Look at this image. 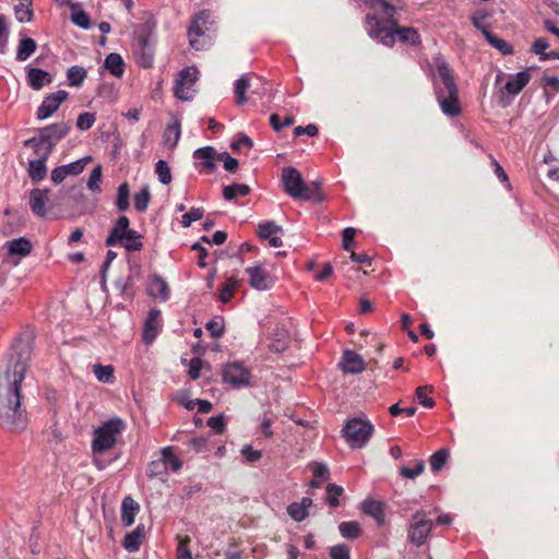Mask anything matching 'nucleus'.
<instances>
[{"label": "nucleus", "instance_id": "obj_1", "mask_svg": "<svg viewBox=\"0 0 559 559\" xmlns=\"http://www.w3.org/2000/svg\"><path fill=\"white\" fill-rule=\"evenodd\" d=\"M31 359L26 344L13 347L4 373L0 377V423L12 433L22 432L28 424L26 412L21 406V385Z\"/></svg>", "mask_w": 559, "mask_h": 559}, {"label": "nucleus", "instance_id": "obj_2", "mask_svg": "<svg viewBox=\"0 0 559 559\" xmlns=\"http://www.w3.org/2000/svg\"><path fill=\"white\" fill-rule=\"evenodd\" d=\"M370 10L365 19L368 35L378 39L381 44L392 47L395 37L404 44L417 46L420 36L413 27L399 26L394 17L397 10L403 9V0H361Z\"/></svg>", "mask_w": 559, "mask_h": 559}, {"label": "nucleus", "instance_id": "obj_3", "mask_svg": "<svg viewBox=\"0 0 559 559\" xmlns=\"http://www.w3.org/2000/svg\"><path fill=\"white\" fill-rule=\"evenodd\" d=\"M435 66L444 86L442 90L437 91L440 108L444 115L456 117L461 114V106L459 104V90L452 71L441 57L435 59Z\"/></svg>", "mask_w": 559, "mask_h": 559}, {"label": "nucleus", "instance_id": "obj_4", "mask_svg": "<svg viewBox=\"0 0 559 559\" xmlns=\"http://www.w3.org/2000/svg\"><path fill=\"white\" fill-rule=\"evenodd\" d=\"M282 182L285 192L294 199L323 201V195L319 191V183L314 181L306 185L301 174L295 167L283 168Z\"/></svg>", "mask_w": 559, "mask_h": 559}, {"label": "nucleus", "instance_id": "obj_5", "mask_svg": "<svg viewBox=\"0 0 559 559\" xmlns=\"http://www.w3.org/2000/svg\"><path fill=\"white\" fill-rule=\"evenodd\" d=\"M130 222L127 216H120L106 239V245L112 247L122 246L127 251H139L142 249L141 235L129 228Z\"/></svg>", "mask_w": 559, "mask_h": 559}, {"label": "nucleus", "instance_id": "obj_6", "mask_svg": "<svg viewBox=\"0 0 559 559\" xmlns=\"http://www.w3.org/2000/svg\"><path fill=\"white\" fill-rule=\"evenodd\" d=\"M124 428V423L118 418H111L94 430L92 450L94 453H102L111 449L118 436Z\"/></svg>", "mask_w": 559, "mask_h": 559}, {"label": "nucleus", "instance_id": "obj_7", "mask_svg": "<svg viewBox=\"0 0 559 559\" xmlns=\"http://www.w3.org/2000/svg\"><path fill=\"white\" fill-rule=\"evenodd\" d=\"M373 427L370 421L352 418L344 426L342 432L350 448H362L371 437Z\"/></svg>", "mask_w": 559, "mask_h": 559}, {"label": "nucleus", "instance_id": "obj_8", "mask_svg": "<svg viewBox=\"0 0 559 559\" xmlns=\"http://www.w3.org/2000/svg\"><path fill=\"white\" fill-rule=\"evenodd\" d=\"M70 122H59L45 128H41L38 135L25 141V145L36 142L44 145L45 155H50L55 144L63 139L70 131Z\"/></svg>", "mask_w": 559, "mask_h": 559}, {"label": "nucleus", "instance_id": "obj_9", "mask_svg": "<svg viewBox=\"0 0 559 559\" xmlns=\"http://www.w3.org/2000/svg\"><path fill=\"white\" fill-rule=\"evenodd\" d=\"M199 71L195 67H187L182 69L175 82V96L181 100H191L195 95L193 88L198 81Z\"/></svg>", "mask_w": 559, "mask_h": 559}, {"label": "nucleus", "instance_id": "obj_10", "mask_svg": "<svg viewBox=\"0 0 559 559\" xmlns=\"http://www.w3.org/2000/svg\"><path fill=\"white\" fill-rule=\"evenodd\" d=\"M432 528V522L427 519L426 513L416 512L412 516V522L408 530V539L417 547L424 545Z\"/></svg>", "mask_w": 559, "mask_h": 559}, {"label": "nucleus", "instance_id": "obj_11", "mask_svg": "<svg viewBox=\"0 0 559 559\" xmlns=\"http://www.w3.org/2000/svg\"><path fill=\"white\" fill-rule=\"evenodd\" d=\"M222 377L224 382L239 388L249 385L251 373L240 362H230L224 366Z\"/></svg>", "mask_w": 559, "mask_h": 559}, {"label": "nucleus", "instance_id": "obj_12", "mask_svg": "<svg viewBox=\"0 0 559 559\" xmlns=\"http://www.w3.org/2000/svg\"><path fill=\"white\" fill-rule=\"evenodd\" d=\"M68 92L63 90L47 95L37 109V118L40 120L49 118L59 109L60 105L68 98Z\"/></svg>", "mask_w": 559, "mask_h": 559}, {"label": "nucleus", "instance_id": "obj_13", "mask_svg": "<svg viewBox=\"0 0 559 559\" xmlns=\"http://www.w3.org/2000/svg\"><path fill=\"white\" fill-rule=\"evenodd\" d=\"M246 273L249 275L250 286L254 289L266 290L274 284L273 278L261 265L247 267Z\"/></svg>", "mask_w": 559, "mask_h": 559}, {"label": "nucleus", "instance_id": "obj_14", "mask_svg": "<svg viewBox=\"0 0 559 559\" xmlns=\"http://www.w3.org/2000/svg\"><path fill=\"white\" fill-rule=\"evenodd\" d=\"M5 247L8 249V258H19L12 262L15 266L20 263V259L27 257L33 250V245L26 237L10 240L5 243Z\"/></svg>", "mask_w": 559, "mask_h": 559}, {"label": "nucleus", "instance_id": "obj_15", "mask_svg": "<svg viewBox=\"0 0 559 559\" xmlns=\"http://www.w3.org/2000/svg\"><path fill=\"white\" fill-rule=\"evenodd\" d=\"M135 58L142 68H150L154 60V50L148 35H139Z\"/></svg>", "mask_w": 559, "mask_h": 559}, {"label": "nucleus", "instance_id": "obj_16", "mask_svg": "<svg viewBox=\"0 0 559 559\" xmlns=\"http://www.w3.org/2000/svg\"><path fill=\"white\" fill-rule=\"evenodd\" d=\"M49 192L50 191L48 189H33L29 192L31 210L38 217H45L47 214Z\"/></svg>", "mask_w": 559, "mask_h": 559}, {"label": "nucleus", "instance_id": "obj_17", "mask_svg": "<svg viewBox=\"0 0 559 559\" xmlns=\"http://www.w3.org/2000/svg\"><path fill=\"white\" fill-rule=\"evenodd\" d=\"M340 367L344 373L355 374L362 372L366 368V365L360 355L347 349L343 353Z\"/></svg>", "mask_w": 559, "mask_h": 559}, {"label": "nucleus", "instance_id": "obj_18", "mask_svg": "<svg viewBox=\"0 0 559 559\" xmlns=\"http://www.w3.org/2000/svg\"><path fill=\"white\" fill-rule=\"evenodd\" d=\"M27 82L33 90L39 91L44 86L49 85L52 82V78L50 73L45 70L38 68H28Z\"/></svg>", "mask_w": 559, "mask_h": 559}, {"label": "nucleus", "instance_id": "obj_19", "mask_svg": "<svg viewBox=\"0 0 559 559\" xmlns=\"http://www.w3.org/2000/svg\"><path fill=\"white\" fill-rule=\"evenodd\" d=\"M140 511L139 503L131 497H126L121 503V522L124 526H131Z\"/></svg>", "mask_w": 559, "mask_h": 559}, {"label": "nucleus", "instance_id": "obj_20", "mask_svg": "<svg viewBox=\"0 0 559 559\" xmlns=\"http://www.w3.org/2000/svg\"><path fill=\"white\" fill-rule=\"evenodd\" d=\"M530 80L531 74L528 71H521L508 80L504 88L510 95H518L527 85Z\"/></svg>", "mask_w": 559, "mask_h": 559}, {"label": "nucleus", "instance_id": "obj_21", "mask_svg": "<svg viewBox=\"0 0 559 559\" xmlns=\"http://www.w3.org/2000/svg\"><path fill=\"white\" fill-rule=\"evenodd\" d=\"M160 316V311L157 309H152L148 313L144 325L143 340L146 344H151L157 333H158V318Z\"/></svg>", "mask_w": 559, "mask_h": 559}, {"label": "nucleus", "instance_id": "obj_22", "mask_svg": "<svg viewBox=\"0 0 559 559\" xmlns=\"http://www.w3.org/2000/svg\"><path fill=\"white\" fill-rule=\"evenodd\" d=\"M147 292L152 297L160 298L164 301L169 297V287L167 283L158 275L151 277Z\"/></svg>", "mask_w": 559, "mask_h": 559}, {"label": "nucleus", "instance_id": "obj_23", "mask_svg": "<svg viewBox=\"0 0 559 559\" xmlns=\"http://www.w3.org/2000/svg\"><path fill=\"white\" fill-rule=\"evenodd\" d=\"M361 510L364 513L372 516L378 525H383L385 516H384V504L381 501L377 500H366L362 503Z\"/></svg>", "mask_w": 559, "mask_h": 559}, {"label": "nucleus", "instance_id": "obj_24", "mask_svg": "<svg viewBox=\"0 0 559 559\" xmlns=\"http://www.w3.org/2000/svg\"><path fill=\"white\" fill-rule=\"evenodd\" d=\"M48 156L49 155H45V152H44L39 158L29 162L27 171H28L29 178L33 181L38 182L46 177L47 168H46L45 163H46Z\"/></svg>", "mask_w": 559, "mask_h": 559}, {"label": "nucleus", "instance_id": "obj_25", "mask_svg": "<svg viewBox=\"0 0 559 559\" xmlns=\"http://www.w3.org/2000/svg\"><path fill=\"white\" fill-rule=\"evenodd\" d=\"M144 525H138L135 530L126 535L122 543L123 547L130 552L138 551L144 538Z\"/></svg>", "mask_w": 559, "mask_h": 559}, {"label": "nucleus", "instance_id": "obj_26", "mask_svg": "<svg viewBox=\"0 0 559 559\" xmlns=\"http://www.w3.org/2000/svg\"><path fill=\"white\" fill-rule=\"evenodd\" d=\"M210 14L205 11L200 12L193 20L191 26L189 27V40L191 46H195L197 37L203 35V25L207 22Z\"/></svg>", "mask_w": 559, "mask_h": 559}, {"label": "nucleus", "instance_id": "obj_27", "mask_svg": "<svg viewBox=\"0 0 559 559\" xmlns=\"http://www.w3.org/2000/svg\"><path fill=\"white\" fill-rule=\"evenodd\" d=\"M105 68L116 78H121L124 72V62L119 53H109L104 63Z\"/></svg>", "mask_w": 559, "mask_h": 559}, {"label": "nucleus", "instance_id": "obj_28", "mask_svg": "<svg viewBox=\"0 0 559 559\" xmlns=\"http://www.w3.org/2000/svg\"><path fill=\"white\" fill-rule=\"evenodd\" d=\"M193 157L197 160H201L202 162L201 165L204 168H206L209 170H214L215 169V163H214L215 150H214V147L205 146V147L198 148L193 153Z\"/></svg>", "mask_w": 559, "mask_h": 559}, {"label": "nucleus", "instance_id": "obj_29", "mask_svg": "<svg viewBox=\"0 0 559 559\" xmlns=\"http://www.w3.org/2000/svg\"><path fill=\"white\" fill-rule=\"evenodd\" d=\"M37 44L31 37H23L20 39L17 51H16V60L25 61L28 59L36 50Z\"/></svg>", "mask_w": 559, "mask_h": 559}, {"label": "nucleus", "instance_id": "obj_30", "mask_svg": "<svg viewBox=\"0 0 559 559\" xmlns=\"http://www.w3.org/2000/svg\"><path fill=\"white\" fill-rule=\"evenodd\" d=\"M71 21L81 28L87 29L91 26V20L87 13L81 10L80 3L70 4Z\"/></svg>", "mask_w": 559, "mask_h": 559}, {"label": "nucleus", "instance_id": "obj_31", "mask_svg": "<svg viewBox=\"0 0 559 559\" xmlns=\"http://www.w3.org/2000/svg\"><path fill=\"white\" fill-rule=\"evenodd\" d=\"M257 234L259 238L269 240L274 235L283 234V228L274 222H263L258 225Z\"/></svg>", "mask_w": 559, "mask_h": 559}, {"label": "nucleus", "instance_id": "obj_32", "mask_svg": "<svg viewBox=\"0 0 559 559\" xmlns=\"http://www.w3.org/2000/svg\"><path fill=\"white\" fill-rule=\"evenodd\" d=\"M250 188L248 185L243 183H234L230 186H226L223 189V197L225 200L230 201L235 199L237 195L245 197L249 194Z\"/></svg>", "mask_w": 559, "mask_h": 559}, {"label": "nucleus", "instance_id": "obj_33", "mask_svg": "<svg viewBox=\"0 0 559 559\" xmlns=\"http://www.w3.org/2000/svg\"><path fill=\"white\" fill-rule=\"evenodd\" d=\"M338 530L344 538L355 539L358 538L361 534L360 525L356 521L342 522L338 525Z\"/></svg>", "mask_w": 559, "mask_h": 559}, {"label": "nucleus", "instance_id": "obj_34", "mask_svg": "<svg viewBox=\"0 0 559 559\" xmlns=\"http://www.w3.org/2000/svg\"><path fill=\"white\" fill-rule=\"evenodd\" d=\"M485 38L492 47H495L497 50H499L503 55H512L513 53L512 46L508 41L499 38L495 34H492L491 32H485Z\"/></svg>", "mask_w": 559, "mask_h": 559}, {"label": "nucleus", "instance_id": "obj_35", "mask_svg": "<svg viewBox=\"0 0 559 559\" xmlns=\"http://www.w3.org/2000/svg\"><path fill=\"white\" fill-rule=\"evenodd\" d=\"M166 466V468L169 466L171 471L177 472L181 468L182 463L179 460V457L174 453L173 449L170 447L164 448L162 450V460Z\"/></svg>", "mask_w": 559, "mask_h": 559}, {"label": "nucleus", "instance_id": "obj_36", "mask_svg": "<svg viewBox=\"0 0 559 559\" xmlns=\"http://www.w3.org/2000/svg\"><path fill=\"white\" fill-rule=\"evenodd\" d=\"M93 372L97 380L103 383L114 382V367L110 365L104 366L100 364H96L93 366Z\"/></svg>", "mask_w": 559, "mask_h": 559}, {"label": "nucleus", "instance_id": "obj_37", "mask_svg": "<svg viewBox=\"0 0 559 559\" xmlns=\"http://www.w3.org/2000/svg\"><path fill=\"white\" fill-rule=\"evenodd\" d=\"M86 70L79 66L71 67L67 72L69 85L81 86L86 78Z\"/></svg>", "mask_w": 559, "mask_h": 559}, {"label": "nucleus", "instance_id": "obj_38", "mask_svg": "<svg viewBox=\"0 0 559 559\" xmlns=\"http://www.w3.org/2000/svg\"><path fill=\"white\" fill-rule=\"evenodd\" d=\"M181 130L178 121L169 124L164 132V140L167 145L175 147L180 139Z\"/></svg>", "mask_w": 559, "mask_h": 559}, {"label": "nucleus", "instance_id": "obj_39", "mask_svg": "<svg viewBox=\"0 0 559 559\" xmlns=\"http://www.w3.org/2000/svg\"><path fill=\"white\" fill-rule=\"evenodd\" d=\"M129 197H130V190L129 185L127 182L119 186L117 191V200L116 205L119 209V211H127L130 206L129 203Z\"/></svg>", "mask_w": 559, "mask_h": 559}, {"label": "nucleus", "instance_id": "obj_40", "mask_svg": "<svg viewBox=\"0 0 559 559\" xmlns=\"http://www.w3.org/2000/svg\"><path fill=\"white\" fill-rule=\"evenodd\" d=\"M150 200H151L150 189L147 186H145L134 195V207L139 212H144L148 207Z\"/></svg>", "mask_w": 559, "mask_h": 559}, {"label": "nucleus", "instance_id": "obj_41", "mask_svg": "<svg viewBox=\"0 0 559 559\" xmlns=\"http://www.w3.org/2000/svg\"><path fill=\"white\" fill-rule=\"evenodd\" d=\"M450 456V452L447 449H441L437 452H435L430 456V466L433 472H440L443 465L447 463L448 459Z\"/></svg>", "mask_w": 559, "mask_h": 559}, {"label": "nucleus", "instance_id": "obj_42", "mask_svg": "<svg viewBox=\"0 0 559 559\" xmlns=\"http://www.w3.org/2000/svg\"><path fill=\"white\" fill-rule=\"evenodd\" d=\"M250 87L249 78L241 76L236 82L235 93H236V102L238 105H242L247 102L246 92Z\"/></svg>", "mask_w": 559, "mask_h": 559}, {"label": "nucleus", "instance_id": "obj_43", "mask_svg": "<svg viewBox=\"0 0 559 559\" xmlns=\"http://www.w3.org/2000/svg\"><path fill=\"white\" fill-rule=\"evenodd\" d=\"M177 539V559H192L191 550L188 547L191 538L189 536H178Z\"/></svg>", "mask_w": 559, "mask_h": 559}, {"label": "nucleus", "instance_id": "obj_44", "mask_svg": "<svg viewBox=\"0 0 559 559\" xmlns=\"http://www.w3.org/2000/svg\"><path fill=\"white\" fill-rule=\"evenodd\" d=\"M155 171L158 176V179L162 183L168 185L171 182V173L168 164L165 160H158L156 163Z\"/></svg>", "mask_w": 559, "mask_h": 559}, {"label": "nucleus", "instance_id": "obj_45", "mask_svg": "<svg viewBox=\"0 0 559 559\" xmlns=\"http://www.w3.org/2000/svg\"><path fill=\"white\" fill-rule=\"evenodd\" d=\"M238 286V281L234 277H230L227 280L226 284L224 285V287L222 288L221 293H219V300L222 302H228L233 295H234V290L236 289V287Z\"/></svg>", "mask_w": 559, "mask_h": 559}, {"label": "nucleus", "instance_id": "obj_46", "mask_svg": "<svg viewBox=\"0 0 559 559\" xmlns=\"http://www.w3.org/2000/svg\"><path fill=\"white\" fill-rule=\"evenodd\" d=\"M206 330L211 333V335L215 338H218L223 335L225 325H224V319L223 318H216L213 320H210L205 324Z\"/></svg>", "mask_w": 559, "mask_h": 559}, {"label": "nucleus", "instance_id": "obj_47", "mask_svg": "<svg viewBox=\"0 0 559 559\" xmlns=\"http://www.w3.org/2000/svg\"><path fill=\"white\" fill-rule=\"evenodd\" d=\"M326 501L331 507H337L340 504L338 497L343 493V488L335 484H329L326 486Z\"/></svg>", "mask_w": 559, "mask_h": 559}, {"label": "nucleus", "instance_id": "obj_48", "mask_svg": "<svg viewBox=\"0 0 559 559\" xmlns=\"http://www.w3.org/2000/svg\"><path fill=\"white\" fill-rule=\"evenodd\" d=\"M432 390L433 388L428 385L418 386L416 389V397L423 406L431 408L435 405V401L427 396V392H432Z\"/></svg>", "mask_w": 559, "mask_h": 559}, {"label": "nucleus", "instance_id": "obj_49", "mask_svg": "<svg viewBox=\"0 0 559 559\" xmlns=\"http://www.w3.org/2000/svg\"><path fill=\"white\" fill-rule=\"evenodd\" d=\"M148 478L163 477L167 475L166 466L160 461H152L146 472Z\"/></svg>", "mask_w": 559, "mask_h": 559}, {"label": "nucleus", "instance_id": "obj_50", "mask_svg": "<svg viewBox=\"0 0 559 559\" xmlns=\"http://www.w3.org/2000/svg\"><path fill=\"white\" fill-rule=\"evenodd\" d=\"M102 182V166H96L92 171L87 180V187L93 192H98L100 190Z\"/></svg>", "mask_w": 559, "mask_h": 559}, {"label": "nucleus", "instance_id": "obj_51", "mask_svg": "<svg viewBox=\"0 0 559 559\" xmlns=\"http://www.w3.org/2000/svg\"><path fill=\"white\" fill-rule=\"evenodd\" d=\"M90 160H91V157H85V158L75 160L73 163H70L68 165H63L67 176H69V175L76 176V175L81 174L83 171L85 165Z\"/></svg>", "mask_w": 559, "mask_h": 559}, {"label": "nucleus", "instance_id": "obj_52", "mask_svg": "<svg viewBox=\"0 0 559 559\" xmlns=\"http://www.w3.org/2000/svg\"><path fill=\"white\" fill-rule=\"evenodd\" d=\"M16 20L21 23H27L32 21L33 11L29 8V4L21 3L14 9Z\"/></svg>", "mask_w": 559, "mask_h": 559}, {"label": "nucleus", "instance_id": "obj_53", "mask_svg": "<svg viewBox=\"0 0 559 559\" xmlns=\"http://www.w3.org/2000/svg\"><path fill=\"white\" fill-rule=\"evenodd\" d=\"M204 210L201 207H192L188 213L182 216L181 224L185 228L189 227L192 222L199 221L203 217Z\"/></svg>", "mask_w": 559, "mask_h": 559}, {"label": "nucleus", "instance_id": "obj_54", "mask_svg": "<svg viewBox=\"0 0 559 559\" xmlns=\"http://www.w3.org/2000/svg\"><path fill=\"white\" fill-rule=\"evenodd\" d=\"M287 512L297 522L304 521L308 516V511L305 510L298 502H293L287 507Z\"/></svg>", "mask_w": 559, "mask_h": 559}, {"label": "nucleus", "instance_id": "obj_55", "mask_svg": "<svg viewBox=\"0 0 559 559\" xmlns=\"http://www.w3.org/2000/svg\"><path fill=\"white\" fill-rule=\"evenodd\" d=\"M95 122V115L94 114H91V112H83L81 115H79L78 119H76V127L80 129V130H88L93 127Z\"/></svg>", "mask_w": 559, "mask_h": 559}, {"label": "nucleus", "instance_id": "obj_56", "mask_svg": "<svg viewBox=\"0 0 559 559\" xmlns=\"http://www.w3.org/2000/svg\"><path fill=\"white\" fill-rule=\"evenodd\" d=\"M425 469V463L423 461L416 462V465L414 468L411 467H402L400 471V474L405 478H415L419 476Z\"/></svg>", "mask_w": 559, "mask_h": 559}, {"label": "nucleus", "instance_id": "obj_57", "mask_svg": "<svg viewBox=\"0 0 559 559\" xmlns=\"http://www.w3.org/2000/svg\"><path fill=\"white\" fill-rule=\"evenodd\" d=\"M489 17V14L484 12V11H478L476 12L473 17H472V22H473V25L478 28L479 31H481V33L485 35V32H489L486 27V21L487 19Z\"/></svg>", "mask_w": 559, "mask_h": 559}, {"label": "nucleus", "instance_id": "obj_58", "mask_svg": "<svg viewBox=\"0 0 559 559\" xmlns=\"http://www.w3.org/2000/svg\"><path fill=\"white\" fill-rule=\"evenodd\" d=\"M331 559H349V548L344 545H335L330 548Z\"/></svg>", "mask_w": 559, "mask_h": 559}, {"label": "nucleus", "instance_id": "obj_59", "mask_svg": "<svg viewBox=\"0 0 559 559\" xmlns=\"http://www.w3.org/2000/svg\"><path fill=\"white\" fill-rule=\"evenodd\" d=\"M217 158L224 162V168L227 171L235 173L238 169V160L231 157L228 153H222Z\"/></svg>", "mask_w": 559, "mask_h": 559}, {"label": "nucleus", "instance_id": "obj_60", "mask_svg": "<svg viewBox=\"0 0 559 559\" xmlns=\"http://www.w3.org/2000/svg\"><path fill=\"white\" fill-rule=\"evenodd\" d=\"M311 469H312L314 478H319V479H328L329 478V474H330L329 468L323 463H317V462L313 463L311 465Z\"/></svg>", "mask_w": 559, "mask_h": 559}, {"label": "nucleus", "instance_id": "obj_61", "mask_svg": "<svg viewBox=\"0 0 559 559\" xmlns=\"http://www.w3.org/2000/svg\"><path fill=\"white\" fill-rule=\"evenodd\" d=\"M241 454L250 463L257 462L261 459L262 454L260 451L254 450L251 445H246L241 449Z\"/></svg>", "mask_w": 559, "mask_h": 559}, {"label": "nucleus", "instance_id": "obj_62", "mask_svg": "<svg viewBox=\"0 0 559 559\" xmlns=\"http://www.w3.org/2000/svg\"><path fill=\"white\" fill-rule=\"evenodd\" d=\"M549 47V44L546 38H538L533 43L532 50L534 53L538 55L540 60L543 59V55H546V49Z\"/></svg>", "mask_w": 559, "mask_h": 559}, {"label": "nucleus", "instance_id": "obj_63", "mask_svg": "<svg viewBox=\"0 0 559 559\" xmlns=\"http://www.w3.org/2000/svg\"><path fill=\"white\" fill-rule=\"evenodd\" d=\"M319 130H318V127L316 124H308L306 127H296L294 129V134L296 136H300V135H304V134H307L309 136H316L318 134Z\"/></svg>", "mask_w": 559, "mask_h": 559}, {"label": "nucleus", "instance_id": "obj_64", "mask_svg": "<svg viewBox=\"0 0 559 559\" xmlns=\"http://www.w3.org/2000/svg\"><path fill=\"white\" fill-rule=\"evenodd\" d=\"M207 426L215 432L222 433L225 427L223 415L210 417L207 419Z\"/></svg>", "mask_w": 559, "mask_h": 559}]
</instances>
